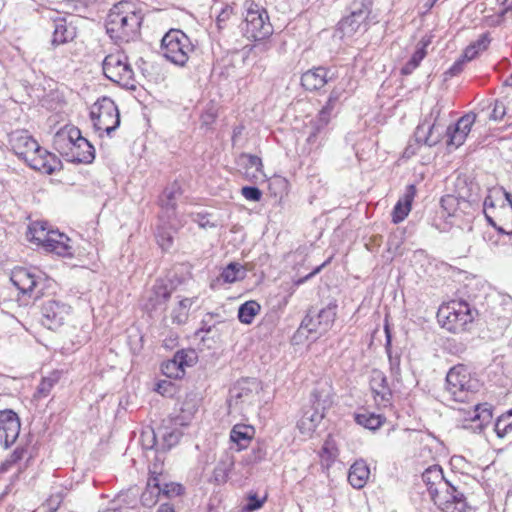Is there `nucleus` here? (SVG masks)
<instances>
[{"label": "nucleus", "instance_id": "nucleus-42", "mask_svg": "<svg viewBox=\"0 0 512 512\" xmlns=\"http://www.w3.org/2000/svg\"><path fill=\"white\" fill-rule=\"evenodd\" d=\"M313 411H306L298 423L300 429L306 428L309 431H313L316 426L321 422L325 416L324 410L312 409Z\"/></svg>", "mask_w": 512, "mask_h": 512}, {"label": "nucleus", "instance_id": "nucleus-50", "mask_svg": "<svg viewBox=\"0 0 512 512\" xmlns=\"http://www.w3.org/2000/svg\"><path fill=\"white\" fill-rule=\"evenodd\" d=\"M503 305L506 306V313L498 317V328L500 333H502V331L505 330L510 324V318L512 316V298H503Z\"/></svg>", "mask_w": 512, "mask_h": 512}, {"label": "nucleus", "instance_id": "nucleus-14", "mask_svg": "<svg viewBox=\"0 0 512 512\" xmlns=\"http://www.w3.org/2000/svg\"><path fill=\"white\" fill-rule=\"evenodd\" d=\"M21 423L18 415L11 409L0 411V443L10 447L19 437Z\"/></svg>", "mask_w": 512, "mask_h": 512}, {"label": "nucleus", "instance_id": "nucleus-27", "mask_svg": "<svg viewBox=\"0 0 512 512\" xmlns=\"http://www.w3.org/2000/svg\"><path fill=\"white\" fill-rule=\"evenodd\" d=\"M312 409L326 411L333 404V389L327 382H318L311 393Z\"/></svg>", "mask_w": 512, "mask_h": 512}, {"label": "nucleus", "instance_id": "nucleus-7", "mask_svg": "<svg viewBox=\"0 0 512 512\" xmlns=\"http://www.w3.org/2000/svg\"><path fill=\"white\" fill-rule=\"evenodd\" d=\"M90 117L95 130L107 135H111L120 125L118 107L109 97H102L92 105Z\"/></svg>", "mask_w": 512, "mask_h": 512}, {"label": "nucleus", "instance_id": "nucleus-40", "mask_svg": "<svg viewBox=\"0 0 512 512\" xmlns=\"http://www.w3.org/2000/svg\"><path fill=\"white\" fill-rule=\"evenodd\" d=\"M355 421L357 424L363 426L369 430H377L384 423V417L379 414H374L370 412H363L355 414Z\"/></svg>", "mask_w": 512, "mask_h": 512}, {"label": "nucleus", "instance_id": "nucleus-59", "mask_svg": "<svg viewBox=\"0 0 512 512\" xmlns=\"http://www.w3.org/2000/svg\"><path fill=\"white\" fill-rule=\"evenodd\" d=\"M155 390L162 396L171 397L175 392V386L171 381L161 380L156 384Z\"/></svg>", "mask_w": 512, "mask_h": 512}, {"label": "nucleus", "instance_id": "nucleus-9", "mask_svg": "<svg viewBox=\"0 0 512 512\" xmlns=\"http://www.w3.org/2000/svg\"><path fill=\"white\" fill-rule=\"evenodd\" d=\"M10 280L23 295L34 299L43 295L45 279L40 271L17 267L12 271Z\"/></svg>", "mask_w": 512, "mask_h": 512}, {"label": "nucleus", "instance_id": "nucleus-47", "mask_svg": "<svg viewBox=\"0 0 512 512\" xmlns=\"http://www.w3.org/2000/svg\"><path fill=\"white\" fill-rule=\"evenodd\" d=\"M66 131L61 128L53 137V146L54 148L67 159V151H68V144H69V138Z\"/></svg>", "mask_w": 512, "mask_h": 512}, {"label": "nucleus", "instance_id": "nucleus-4", "mask_svg": "<svg viewBox=\"0 0 512 512\" xmlns=\"http://www.w3.org/2000/svg\"><path fill=\"white\" fill-rule=\"evenodd\" d=\"M28 237L49 252L62 257L73 256L72 247L69 245L70 239L58 231L47 230L46 224L43 222L32 223L29 226Z\"/></svg>", "mask_w": 512, "mask_h": 512}, {"label": "nucleus", "instance_id": "nucleus-35", "mask_svg": "<svg viewBox=\"0 0 512 512\" xmlns=\"http://www.w3.org/2000/svg\"><path fill=\"white\" fill-rule=\"evenodd\" d=\"M342 95V91L339 89H333L328 97L326 104L320 110L318 114V119L321 122L322 126H326L331 118L332 112L337 107L340 97Z\"/></svg>", "mask_w": 512, "mask_h": 512}, {"label": "nucleus", "instance_id": "nucleus-20", "mask_svg": "<svg viewBox=\"0 0 512 512\" xmlns=\"http://www.w3.org/2000/svg\"><path fill=\"white\" fill-rule=\"evenodd\" d=\"M369 384L378 405L384 407L391 405L392 390L388 385L387 377L381 370L375 369L371 372Z\"/></svg>", "mask_w": 512, "mask_h": 512}, {"label": "nucleus", "instance_id": "nucleus-29", "mask_svg": "<svg viewBox=\"0 0 512 512\" xmlns=\"http://www.w3.org/2000/svg\"><path fill=\"white\" fill-rule=\"evenodd\" d=\"M255 435V429L251 425L236 424L230 431V440L241 451L246 449Z\"/></svg>", "mask_w": 512, "mask_h": 512}, {"label": "nucleus", "instance_id": "nucleus-46", "mask_svg": "<svg viewBox=\"0 0 512 512\" xmlns=\"http://www.w3.org/2000/svg\"><path fill=\"white\" fill-rule=\"evenodd\" d=\"M27 453V449L24 446H18L10 455L9 457L2 462L0 466V472H6L8 471L13 465L18 463L20 460H22Z\"/></svg>", "mask_w": 512, "mask_h": 512}, {"label": "nucleus", "instance_id": "nucleus-32", "mask_svg": "<svg viewBox=\"0 0 512 512\" xmlns=\"http://www.w3.org/2000/svg\"><path fill=\"white\" fill-rule=\"evenodd\" d=\"M181 195L180 186L174 182L167 186L159 198V203L167 212H174L177 206V198Z\"/></svg>", "mask_w": 512, "mask_h": 512}, {"label": "nucleus", "instance_id": "nucleus-15", "mask_svg": "<svg viewBox=\"0 0 512 512\" xmlns=\"http://www.w3.org/2000/svg\"><path fill=\"white\" fill-rule=\"evenodd\" d=\"M185 425L180 416L163 421V424L157 429L161 438L160 447L163 451H168L179 443L183 436L182 427Z\"/></svg>", "mask_w": 512, "mask_h": 512}, {"label": "nucleus", "instance_id": "nucleus-19", "mask_svg": "<svg viewBox=\"0 0 512 512\" xmlns=\"http://www.w3.org/2000/svg\"><path fill=\"white\" fill-rule=\"evenodd\" d=\"M335 73L328 68L314 67L301 76V85L307 91H316L335 78Z\"/></svg>", "mask_w": 512, "mask_h": 512}, {"label": "nucleus", "instance_id": "nucleus-31", "mask_svg": "<svg viewBox=\"0 0 512 512\" xmlns=\"http://www.w3.org/2000/svg\"><path fill=\"white\" fill-rule=\"evenodd\" d=\"M416 189L414 185H409L402 199H399L392 211V221L397 224L403 221L411 210V204L415 196Z\"/></svg>", "mask_w": 512, "mask_h": 512}, {"label": "nucleus", "instance_id": "nucleus-54", "mask_svg": "<svg viewBox=\"0 0 512 512\" xmlns=\"http://www.w3.org/2000/svg\"><path fill=\"white\" fill-rule=\"evenodd\" d=\"M211 215L209 213H193L191 214L192 221L197 223L200 228H215L217 227V223L215 221H211Z\"/></svg>", "mask_w": 512, "mask_h": 512}, {"label": "nucleus", "instance_id": "nucleus-44", "mask_svg": "<svg viewBox=\"0 0 512 512\" xmlns=\"http://www.w3.org/2000/svg\"><path fill=\"white\" fill-rule=\"evenodd\" d=\"M162 373L171 379H180L184 376L185 372L181 365L175 361L174 358L167 360L161 366Z\"/></svg>", "mask_w": 512, "mask_h": 512}, {"label": "nucleus", "instance_id": "nucleus-24", "mask_svg": "<svg viewBox=\"0 0 512 512\" xmlns=\"http://www.w3.org/2000/svg\"><path fill=\"white\" fill-rule=\"evenodd\" d=\"M259 383L255 378L238 380L230 389V402H251L258 392Z\"/></svg>", "mask_w": 512, "mask_h": 512}, {"label": "nucleus", "instance_id": "nucleus-33", "mask_svg": "<svg viewBox=\"0 0 512 512\" xmlns=\"http://www.w3.org/2000/svg\"><path fill=\"white\" fill-rule=\"evenodd\" d=\"M429 40L422 39L416 47L415 52L412 54L409 61L401 68V73L403 75L411 74L421 63V61L425 58L427 51L426 48L429 45Z\"/></svg>", "mask_w": 512, "mask_h": 512}, {"label": "nucleus", "instance_id": "nucleus-52", "mask_svg": "<svg viewBox=\"0 0 512 512\" xmlns=\"http://www.w3.org/2000/svg\"><path fill=\"white\" fill-rule=\"evenodd\" d=\"M158 437H159L158 430L155 431L150 428L148 430L143 431L141 434V441H142L143 447L145 449L155 448L156 446L159 445L158 441H157Z\"/></svg>", "mask_w": 512, "mask_h": 512}, {"label": "nucleus", "instance_id": "nucleus-16", "mask_svg": "<svg viewBox=\"0 0 512 512\" xmlns=\"http://www.w3.org/2000/svg\"><path fill=\"white\" fill-rule=\"evenodd\" d=\"M51 46L57 47L72 42L77 37V27L71 17L53 19Z\"/></svg>", "mask_w": 512, "mask_h": 512}, {"label": "nucleus", "instance_id": "nucleus-1", "mask_svg": "<svg viewBox=\"0 0 512 512\" xmlns=\"http://www.w3.org/2000/svg\"><path fill=\"white\" fill-rule=\"evenodd\" d=\"M142 17L135 10L134 3L120 1L109 11L106 18V32L115 41L129 42L138 34Z\"/></svg>", "mask_w": 512, "mask_h": 512}, {"label": "nucleus", "instance_id": "nucleus-64", "mask_svg": "<svg viewBox=\"0 0 512 512\" xmlns=\"http://www.w3.org/2000/svg\"><path fill=\"white\" fill-rule=\"evenodd\" d=\"M242 157L247 159V165L254 167L258 172L262 171L263 164L261 158L251 154H243Z\"/></svg>", "mask_w": 512, "mask_h": 512}, {"label": "nucleus", "instance_id": "nucleus-60", "mask_svg": "<svg viewBox=\"0 0 512 512\" xmlns=\"http://www.w3.org/2000/svg\"><path fill=\"white\" fill-rule=\"evenodd\" d=\"M183 487L177 483L165 484L161 487V494L167 497L178 496L182 493Z\"/></svg>", "mask_w": 512, "mask_h": 512}, {"label": "nucleus", "instance_id": "nucleus-55", "mask_svg": "<svg viewBox=\"0 0 512 512\" xmlns=\"http://www.w3.org/2000/svg\"><path fill=\"white\" fill-rule=\"evenodd\" d=\"M233 15V8L229 5H225L216 17V25L218 30H222L226 27V23Z\"/></svg>", "mask_w": 512, "mask_h": 512}, {"label": "nucleus", "instance_id": "nucleus-2", "mask_svg": "<svg viewBox=\"0 0 512 512\" xmlns=\"http://www.w3.org/2000/svg\"><path fill=\"white\" fill-rule=\"evenodd\" d=\"M478 387V381L472 378L463 364L453 366L446 375L445 394L448 400L469 403L473 400Z\"/></svg>", "mask_w": 512, "mask_h": 512}, {"label": "nucleus", "instance_id": "nucleus-5", "mask_svg": "<svg viewBox=\"0 0 512 512\" xmlns=\"http://www.w3.org/2000/svg\"><path fill=\"white\" fill-rule=\"evenodd\" d=\"M102 70L107 79L119 86L132 90L136 88L134 70L123 52L108 54L102 62Z\"/></svg>", "mask_w": 512, "mask_h": 512}, {"label": "nucleus", "instance_id": "nucleus-49", "mask_svg": "<svg viewBox=\"0 0 512 512\" xmlns=\"http://www.w3.org/2000/svg\"><path fill=\"white\" fill-rule=\"evenodd\" d=\"M326 126H322L321 122L317 118L315 121L311 123V132L307 137V143L315 148H318L321 145L322 140V131Z\"/></svg>", "mask_w": 512, "mask_h": 512}, {"label": "nucleus", "instance_id": "nucleus-45", "mask_svg": "<svg viewBox=\"0 0 512 512\" xmlns=\"http://www.w3.org/2000/svg\"><path fill=\"white\" fill-rule=\"evenodd\" d=\"M156 239L158 245L162 250H169L174 241L173 233L171 229L166 228L165 226H159L156 232Z\"/></svg>", "mask_w": 512, "mask_h": 512}, {"label": "nucleus", "instance_id": "nucleus-22", "mask_svg": "<svg viewBox=\"0 0 512 512\" xmlns=\"http://www.w3.org/2000/svg\"><path fill=\"white\" fill-rule=\"evenodd\" d=\"M10 145L14 153L24 161L41 146L26 131H16L10 136Z\"/></svg>", "mask_w": 512, "mask_h": 512}, {"label": "nucleus", "instance_id": "nucleus-10", "mask_svg": "<svg viewBox=\"0 0 512 512\" xmlns=\"http://www.w3.org/2000/svg\"><path fill=\"white\" fill-rule=\"evenodd\" d=\"M372 0H353L349 5V14L343 17L339 24L338 30L343 37H351L357 33L361 27L366 31V19L370 13Z\"/></svg>", "mask_w": 512, "mask_h": 512}, {"label": "nucleus", "instance_id": "nucleus-3", "mask_svg": "<svg viewBox=\"0 0 512 512\" xmlns=\"http://www.w3.org/2000/svg\"><path fill=\"white\" fill-rule=\"evenodd\" d=\"M244 10V25L242 27L244 36L254 41L269 38L273 33V26L266 9L252 0H246Z\"/></svg>", "mask_w": 512, "mask_h": 512}, {"label": "nucleus", "instance_id": "nucleus-8", "mask_svg": "<svg viewBox=\"0 0 512 512\" xmlns=\"http://www.w3.org/2000/svg\"><path fill=\"white\" fill-rule=\"evenodd\" d=\"M475 314L477 311L463 300L451 301L439 310V317L443 318V326L453 333L463 331L466 325L473 321Z\"/></svg>", "mask_w": 512, "mask_h": 512}, {"label": "nucleus", "instance_id": "nucleus-23", "mask_svg": "<svg viewBox=\"0 0 512 512\" xmlns=\"http://www.w3.org/2000/svg\"><path fill=\"white\" fill-rule=\"evenodd\" d=\"M443 134L444 129L440 124L430 123L425 120L416 127L414 139L417 144L433 147L442 140Z\"/></svg>", "mask_w": 512, "mask_h": 512}, {"label": "nucleus", "instance_id": "nucleus-38", "mask_svg": "<svg viewBox=\"0 0 512 512\" xmlns=\"http://www.w3.org/2000/svg\"><path fill=\"white\" fill-rule=\"evenodd\" d=\"M246 277L245 268L236 262L229 263L221 272L220 278L225 283H234Z\"/></svg>", "mask_w": 512, "mask_h": 512}, {"label": "nucleus", "instance_id": "nucleus-25", "mask_svg": "<svg viewBox=\"0 0 512 512\" xmlns=\"http://www.w3.org/2000/svg\"><path fill=\"white\" fill-rule=\"evenodd\" d=\"M422 481L427 486L429 495L432 500L441 492L443 488H446L447 484L450 482L444 478L443 470L438 465L428 467L422 473Z\"/></svg>", "mask_w": 512, "mask_h": 512}, {"label": "nucleus", "instance_id": "nucleus-58", "mask_svg": "<svg viewBox=\"0 0 512 512\" xmlns=\"http://www.w3.org/2000/svg\"><path fill=\"white\" fill-rule=\"evenodd\" d=\"M321 456L326 457L329 460H333L337 456V448L334 441L331 438L325 440L322 449Z\"/></svg>", "mask_w": 512, "mask_h": 512}, {"label": "nucleus", "instance_id": "nucleus-6", "mask_svg": "<svg viewBox=\"0 0 512 512\" xmlns=\"http://www.w3.org/2000/svg\"><path fill=\"white\" fill-rule=\"evenodd\" d=\"M163 56L177 66H184L194 51L190 38L181 30L171 29L162 38Z\"/></svg>", "mask_w": 512, "mask_h": 512}, {"label": "nucleus", "instance_id": "nucleus-17", "mask_svg": "<svg viewBox=\"0 0 512 512\" xmlns=\"http://www.w3.org/2000/svg\"><path fill=\"white\" fill-rule=\"evenodd\" d=\"M463 411V427L472 428L473 430H482L492 419V412L489 408L474 403L468 409H460Z\"/></svg>", "mask_w": 512, "mask_h": 512}, {"label": "nucleus", "instance_id": "nucleus-13", "mask_svg": "<svg viewBox=\"0 0 512 512\" xmlns=\"http://www.w3.org/2000/svg\"><path fill=\"white\" fill-rule=\"evenodd\" d=\"M70 306L64 302L49 299L42 305V324L48 329L54 330L64 324L70 313Z\"/></svg>", "mask_w": 512, "mask_h": 512}, {"label": "nucleus", "instance_id": "nucleus-63", "mask_svg": "<svg viewBox=\"0 0 512 512\" xmlns=\"http://www.w3.org/2000/svg\"><path fill=\"white\" fill-rule=\"evenodd\" d=\"M215 327V323L213 322V315L207 314L205 318L201 321V326L197 330L196 335L199 336L200 333H209Z\"/></svg>", "mask_w": 512, "mask_h": 512}, {"label": "nucleus", "instance_id": "nucleus-34", "mask_svg": "<svg viewBox=\"0 0 512 512\" xmlns=\"http://www.w3.org/2000/svg\"><path fill=\"white\" fill-rule=\"evenodd\" d=\"M161 495V486L157 477L150 478L147 483L146 489L141 495V504L145 507H153Z\"/></svg>", "mask_w": 512, "mask_h": 512}, {"label": "nucleus", "instance_id": "nucleus-36", "mask_svg": "<svg viewBox=\"0 0 512 512\" xmlns=\"http://www.w3.org/2000/svg\"><path fill=\"white\" fill-rule=\"evenodd\" d=\"M384 332L386 336V343H385V350L389 358V367L391 375L395 378H398L401 374V368H400V356L399 355H392V336H391V330L389 325L386 323L384 326Z\"/></svg>", "mask_w": 512, "mask_h": 512}, {"label": "nucleus", "instance_id": "nucleus-30", "mask_svg": "<svg viewBox=\"0 0 512 512\" xmlns=\"http://www.w3.org/2000/svg\"><path fill=\"white\" fill-rule=\"evenodd\" d=\"M95 159L94 146L83 136L70 153V162L90 164Z\"/></svg>", "mask_w": 512, "mask_h": 512}, {"label": "nucleus", "instance_id": "nucleus-62", "mask_svg": "<svg viewBox=\"0 0 512 512\" xmlns=\"http://www.w3.org/2000/svg\"><path fill=\"white\" fill-rule=\"evenodd\" d=\"M264 501L265 499H259L256 494L250 495L244 509L249 512L255 511L263 506Z\"/></svg>", "mask_w": 512, "mask_h": 512}, {"label": "nucleus", "instance_id": "nucleus-61", "mask_svg": "<svg viewBox=\"0 0 512 512\" xmlns=\"http://www.w3.org/2000/svg\"><path fill=\"white\" fill-rule=\"evenodd\" d=\"M506 114V107L502 101L496 100L490 118L500 121Z\"/></svg>", "mask_w": 512, "mask_h": 512}, {"label": "nucleus", "instance_id": "nucleus-12", "mask_svg": "<svg viewBox=\"0 0 512 512\" xmlns=\"http://www.w3.org/2000/svg\"><path fill=\"white\" fill-rule=\"evenodd\" d=\"M433 501L443 512H466L468 508L464 493L459 486L454 485L451 481Z\"/></svg>", "mask_w": 512, "mask_h": 512}, {"label": "nucleus", "instance_id": "nucleus-21", "mask_svg": "<svg viewBox=\"0 0 512 512\" xmlns=\"http://www.w3.org/2000/svg\"><path fill=\"white\" fill-rule=\"evenodd\" d=\"M25 162L32 169L40 171L45 174L54 173L60 165V161L58 160V158L54 154L43 149L42 147L39 148L37 151L33 152L25 160Z\"/></svg>", "mask_w": 512, "mask_h": 512}, {"label": "nucleus", "instance_id": "nucleus-48", "mask_svg": "<svg viewBox=\"0 0 512 512\" xmlns=\"http://www.w3.org/2000/svg\"><path fill=\"white\" fill-rule=\"evenodd\" d=\"M173 358L181 365V368L185 371L186 367L193 366L197 359V355L194 350H180L175 353Z\"/></svg>", "mask_w": 512, "mask_h": 512}, {"label": "nucleus", "instance_id": "nucleus-18", "mask_svg": "<svg viewBox=\"0 0 512 512\" xmlns=\"http://www.w3.org/2000/svg\"><path fill=\"white\" fill-rule=\"evenodd\" d=\"M475 117V115L466 114L458 119L455 125L449 126L446 129L448 147L458 148L465 142L471 131Z\"/></svg>", "mask_w": 512, "mask_h": 512}, {"label": "nucleus", "instance_id": "nucleus-37", "mask_svg": "<svg viewBox=\"0 0 512 512\" xmlns=\"http://www.w3.org/2000/svg\"><path fill=\"white\" fill-rule=\"evenodd\" d=\"M260 310L261 306L258 302L254 300L246 301L238 309V319L243 324H251Z\"/></svg>", "mask_w": 512, "mask_h": 512}, {"label": "nucleus", "instance_id": "nucleus-41", "mask_svg": "<svg viewBox=\"0 0 512 512\" xmlns=\"http://www.w3.org/2000/svg\"><path fill=\"white\" fill-rule=\"evenodd\" d=\"M197 298H183L178 302L176 308L171 312L173 323L182 324L188 318V312Z\"/></svg>", "mask_w": 512, "mask_h": 512}, {"label": "nucleus", "instance_id": "nucleus-56", "mask_svg": "<svg viewBox=\"0 0 512 512\" xmlns=\"http://www.w3.org/2000/svg\"><path fill=\"white\" fill-rule=\"evenodd\" d=\"M459 204V199L453 195H446L441 198V206L447 211L449 216H452L456 212V206Z\"/></svg>", "mask_w": 512, "mask_h": 512}, {"label": "nucleus", "instance_id": "nucleus-39", "mask_svg": "<svg viewBox=\"0 0 512 512\" xmlns=\"http://www.w3.org/2000/svg\"><path fill=\"white\" fill-rule=\"evenodd\" d=\"M60 380V372L54 371L50 373L48 376L43 377L41 382L39 383L37 390L34 394L35 399H43L46 398L52 388L59 382Z\"/></svg>", "mask_w": 512, "mask_h": 512}, {"label": "nucleus", "instance_id": "nucleus-57", "mask_svg": "<svg viewBox=\"0 0 512 512\" xmlns=\"http://www.w3.org/2000/svg\"><path fill=\"white\" fill-rule=\"evenodd\" d=\"M241 193L249 201L258 202L262 198V191L256 186H244Z\"/></svg>", "mask_w": 512, "mask_h": 512}, {"label": "nucleus", "instance_id": "nucleus-28", "mask_svg": "<svg viewBox=\"0 0 512 512\" xmlns=\"http://www.w3.org/2000/svg\"><path fill=\"white\" fill-rule=\"evenodd\" d=\"M370 476V469L366 461L359 459L355 461L348 472V482L355 489L363 488Z\"/></svg>", "mask_w": 512, "mask_h": 512}, {"label": "nucleus", "instance_id": "nucleus-53", "mask_svg": "<svg viewBox=\"0 0 512 512\" xmlns=\"http://www.w3.org/2000/svg\"><path fill=\"white\" fill-rule=\"evenodd\" d=\"M63 129L66 131L69 137L68 151H67V160H70V153H72L73 148L76 146V142L82 137L81 131L74 126H65Z\"/></svg>", "mask_w": 512, "mask_h": 512}, {"label": "nucleus", "instance_id": "nucleus-43", "mask_svg": "<svg viewBox=\"0 0 512 512\" xmlns=\"http://www.w3.org/2000/svg\"><path fill=\"white\" fill-rule=\"evenodd\" d=\"M234 465L233 459L229 456L222 458L213 470V479L217 484L226 482L228 474Z\"/></svg>", "mask_w": 512, "mask_h": 512}, {"label": "nucleus", "instance_id": "nucleus-26", "mask_svg": "<svg viewBox=\"0 0 512 512\" xmlns=\"http://www.w3.org/2000/svg\"><path fill=\"white\" fill-rule=\"evenodd\" d=\"M171 294V287L163 281H156L148 295L147 302L145 303V309L148 311L164 309L166 303L171 298Z\"/></svg>", "mask_w": 512, "mask_h": 512}, {"label": "nucleus", "instance_id": "nucleus-11", "mask_svg": "<svg viewBox=\"0 0 512 512\" xmlns=\"http://www.w3.org/2000/svg\"><path fill=\"white\" fill-rule=\"evenodd\" d=\"M336 308L335 304H329L315 315L309 311L302 320L298 331L301 333L305 330L308 334H314L315 338L325 334L335 321Z\"/></svg>", "mask_w": 512, "mask_h": 512}, {"label": "nucleus", "instance_id": "nucleus-51", "mask_svg": "<svg viewBox=\"0 0 512 512\" xmlns=\"http://www.w3.org/2000/svg\"><path fill=\"white\" fill-rule=\"evenodd\" d=\"M512 418V409L498 417L495 423V432L499 438H504L507 435V422Z\"/></svg>", "mask_w": 512, "mask_h": 512}]
</instances>
